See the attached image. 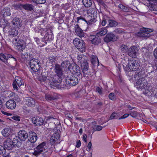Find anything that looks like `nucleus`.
I'll use <instances>...</instances> for the list:
<instances>
[{"mask_svg":"<svg viewBox=\"0 0 157 157\" xmlns=\"http://www.w3.org/2000/svg\"><path fill=\"white\" fill-rule=\"evenodd\" d=\"M54 71L55 75L48 79L49 83L52 88H60L61 87L62 77L63 74L62 67L58 64H55Z\"/></svg>","mask_w":157,"mask_h":157,"instance_id":"f257e3e1","label":"nucleus"},{"mask_svg":"<svg viewBox=\"0 0 157 157\" xmlns=\"http://www.w3.org/2000/svg\"><path fill=\"white\" fill-rule=\"evenodd\" d=\"M128 66L129 69L133 71H137L138 70L140 71L139 72H136L135 77L137 76L136 73L138 76L141 75L144 73V69L142 67L140 66V62L137 60L129 61Z\"/></svg>","mask_w":157,"mask_h":157,"instance_id":"f03ea898","label":"nucleus"},{"mask_svg":"<svg viewBox=\"0 0 157 157\" xmlns=\"http://www.w3.org/2000/svg\"><path fill=\"white\" fill-rule=\"evenodd\" d=\"M73 42L74 45L79 51L83 52L85 51L86 45L83 40L76 38L74 40Z\"/></svg>","mask_w":157,"mask_h":157,"instance_id":"7ed1b4c3","label":"nucleus"},{"mask_svg":"<svg viewBox=\"0 0 157 157\" xmlns=\"http://www.w3.org/2000/svg\"><path fill=\"white\" fill-rule=\"evenodd\" d=\"M29 65L31 70L35 72L39 71L41 67L39 60L35 58L32 59L30 60Z\"/></svg>","mask_w":157,"mask_h":157,"instance_id":"20e7f679","label":"nucleus"},{"mask_svg":"<svg viewBox=\"0 0 157 157\" xmlns=\"http://www.w3.org/2000/svg\"><path fill=\"white\" fill-rule=\"evenodd\" d=\"M69 71L71 72L73 75H77L79 77V78L82 77L80 68L75 63H72L69 66Z\"/></svg>","mask_w":157,"mask_h":157,"instance_id":"39448f33","label":"nucleus"},{"mask_svg":"<svg viewBox=\"0 0 157 157\" xmlns=\"http://www.w3.org/2000/svg\"><path fill=\"white\" fill-rule=\"evenodd\" d=\"M140 30L137 33V36L145 39L151 36V34L148 33H151L153 31L152 29H147L144 28H141Z\"/></svg>","mask_w":157,"mask_h":157,"instance_id":"423d86ee","label":"nucleus"},{"mask_svg":"<svg viewBox=\"0 0 157 157\" xmlns=\"http://www.w3.org/2000/svg\"><path fill=\"white\" fill-rule=\"evenodd\" d=\"M66 82L67 84L70 86H74L78 83V80L76 77L72 75L67 77L66 78Z\"/></svg>","mask_w":157,"mask_h":157,"instance_id":"0eeeda50","label":"nucleus"},{"mask_svg":"<svg viewBox=\"0 0 157 157\" xmlns=\"http://www.w3.org/2000/svg\"><path fill=\"white\" fill-rule=\"evenodd\" d=\"M80 65L81 66L83 75L84 77H88L89 76H91L93 75H91L89 73L90 71H88L89 66L87 60Z\"/></svg>","mask_w":157,"mask_h":157,"instance_id":"6e6552de","label":"nucleus"},{"mask_svg":"<svg viewBox=\"0 0 157 157\" xmlns=\"http://www.w3.org/2000/svg\"><path fill=\"white\" fill-rule=\"evenodd\" d=\"M97 17H94L92 16L89 15L86 17V18L82 17H78L77 18V22H78L79 20L82 19L85 21L88 25H92L95 23L96 21Z\"/></svg>","mask_w":157,"mask_h":157,"instance_id":"1a4fd4ad","label":"nucleus"},{"mask_svg":"<svg viewBox=\"0 0 157 157\" xmlns=\"http://www.w3.org/2000/svg\"><path fill=\"white\" fill-rule=\"evenodd\" d=\"M46 144L45 142H43L37 146L36 148L35 149L34 154L37 155L45 151L47 148L46 146Z\"/></svg>","mask_w":157,"mask_h":157,"instance_id":"9d476101","label":"nucleus"},{"mask_svg":"<svg viewBox=\"0 0 157 157\" xmlns=\"http://www.w3.org/2000/svg\"><path fill=\"white\" fill-rule=\"evenodd\" d=\"M146 81L144 78H141L138 79L135 85L138 90H142L144 89L146 86Z\"/></svg>","mask_w":157,"mask_h":157,"instance_id":"9b49d317","label":"nucleus"},{"mask_svg":"<svg viewBox=\"0 0 157 157\" xmlns=\"http://www.w3.org/2000/svg\"><path fill=\"white\" fill-rule=\"evenodd\" d=\"M138 51V48L135 46L130 47L128 50V54L130 56L135 58L136 56L137 52Z\"/></svg>","mask_w":157,"mask_h":157,"instance_id":"f8f14e48","label":"nucleus"},{"mask_svg":"<svg viewBox=\"0 0 157 157\" xmlns=\"http://www.w3.org/2000/svg\"><path fill=\"white\" fill-rule=\"evenodd\" d=\"M24 102L25 105L31 107H34L36 103L35 99L31 97L25 98L24 99Z\"/></svg>","mask_w":157,"mask_h":157,"instance_id":"ddd939ff","label":"nucleus"},{"mask_svg":"<svg viewBox=\"0 0 157 157\" xmlns=\"http://www.w3.org/2000/svg\"><path fill=\"white\" fill-rule=\"evenodd\" d=\"M33 123L36 126H40L44 123V120L42 118L39 117H35L32 119Z\"/></svg>","mask_w":157,"mask_h":157,"instance_id":"4468645a","label":"nucleus"},{"mask_svg":"<svg viewBox=\"0 0 157 157\" xmlns=\"http://www.w3.org/2000/svg\"><path fill=\"white\" fill-rule=\"evenodd\" d=\"M3 144L7 149L10 150L14 146L13 141L10 138H7L4 142Z\"/></svg>","mask_w":157,"mask_h":157,"instance_id":"2eb2a0df","label":"nucleus"},{"mask_svg":"<svg viewBox=\"0 0 157 157\" xmlns=\"http://www.w3.org/2000/svg\"><path fill=\"white\" fill-rule=\"evenodd\" d=\"M28 139V140L31 143H33L35 142L37 139V134L34 132H29Z\"/></svg>","mask_w":157,"mask_h":157,"instance_id":"dca6fc26","label":"nucleus"},{"mask_svg":"<svg viewBox=\"0 0 157 157\" xmlns=\"http://www.w3.org/2000/svg\"><path fill=\"white\" fill-rule=\"evenodd\" d=\"M117 37L112 33H108L104 38V41L107 43L114 41L116 40Z\"/></svg>","mask_w":157,"mask_h":157,"instance_id":"f3484780","label":"nucleus"},{"mask_svg":"<svg viewBox=\"0 0 157 157\" xmlns=\"http://www.w3.org/2000/svg\"><path fill=\"white\" fill-rule=\"evenodd\" d=\"M90 39L92 44L94 45H98L101 42L100 37L99 35L96 34L95 35H91L90 37Z\"/></svg>","mask_w":157,"mask_h":157,"instance_id":"a211bd4d","label":"nucleus"},{"mask_svg":"<svg viewBox=\"0 0 157 157\" xmlns=\"http://www.w3.org/2000/svg\"><path fill=\"white\" fill-rule=\"evenodd\" d=\"M18 136L23 141H25L27 138H28L29 133L24 130H21L18 133Z\"/></svg>","mask_w":157,"mask_h":157,"instance_id":"6ab92c4d","label":"nucleus"},{"mask_svg":"<svg viewBox=\"0 0 157 157\" xmlns=\"http://www.w3.org/2000/svg\"><path fill=\"white\" fill-rule=\"evenodd\" d=\"M6 107L9 109H15L16 106L15 101L13 100L10 99L8 100L6 103Z\"/></svg>","mask_w":157,"mask_h":157,"instance_id":"aec40b11","label":"nucleus"},{"mask_svg":"<svg viewBox=\"0 0 157 157\" xmlns=\"http://www.w3.org/2000/svg\"><path fill=\"white\" fill-rule=\"evenodd\" d=\"M19 7L23 8L26 10L31 11L33 10L34 6L33 5L26 3L25 4H20L17 5Z\"/></svg>","mask_w":157,"mask_h":157,"instance_id":"412c9836","label":"nucleus"},{"mask_svg":"<svg viewBox=\"0 0 157 157\" xmlns=\"http://www.w3.org/2000/svg\"><path fill=\"white\" fill-rule=\"evenodd\" d=\"M12 24L17 28L21 27L22 25V21L19 17H15L13 18L12 21Z\"/></svg>","mask_w":157,"mask_h":157,"instance_id":"4be33fe9","label":"nucleus"},{"mask_svg":"<svg viewBox=\"0 0 157 157\" xmlns=\"http://www.w3.org/2000/svg\"><path fill=\"white\" fill-rule=\"evenodd\" d=\"M149 6L151 10L154 11H157V0H148Z\"/></svg>","mask_w":157,"mask_h":157,"instance_id":"5701e85b","label":"nucleus"},{"mask_svg":"<svg viewBox=\"0 0 157 157\" xmlns=\"http://www.w3.org/2000/svg\"><path fill=\"white\" fill-rule=\"evenodd\" d=\"M26 46L25 42L22 40H19L17 42L16 45L17 48L19 51L23 50Z\"/></svg>","mask_w":157,"mask_h":157,"instance_id":"b1692460","label":"nucleus"},{"mask_svg":"<svg viewBox=\"0 0 157 157\" xmlns=\"http://www.w3.org/2000/svg\"><path fill=\"white\" fill-rule=\"evenodd\" d=\"M75 32L77 35L80 37H83L84 36V33L83 31L79 27V25L77 24L75 25Z\"/></svg>","mask_w":157,"mask_h":157,"instance_id":"393cba45","label":"nucleus"},{"mask_svg":"<svg viewBox=\"0 0 157 157\" xmlns=\"http://www.w3.org/2000/svg\"><path fill=\"white\" fill-rule=\"evenodd\" d=\"M22 140L17 136H15L13 140L14 146L16 145L17 147H21L22 144Z\"/></svg>","mask_w":157,"mask_h":157,"instance_id":"a878e982","label":"nucleus"},{"mask_svg":"<svg viewBox=\"0 0 157 157\" xmlns=\"http://www.w3.org/2000/svg\"><path fill=\"white\" fill-rule=\"evenodd\" d=\"M78 63V64H81L87 61L86 58L82 54L78 55L77 57Z\"/></svg>","mask_w":157,"mask_h":157,"instance_id":"bb28decb","label":"nucleus"},{"mask_svg":"<svg viewBox=\"0 0 157 157\" xmlns=\"http://www.w3.org/2000/svg\"><path fill=\"white\" fill-rule=\"evenodd\" d=\"M13 82H15L19 87L21 86L24 85V82L22 78L18 76H16Z\"/></svg>","mask_w":157,"mask_h":157,"instance_id":"cd10ccee","label":"nucleus"},{"mask_svg":"<svg viewBox=\"0 0 157 157\" xmlns=\"http://www.w3.org/2000/svg\"><path fill=\"white\" fill-rule=\"evenodd\" d=\"M47 33L45 35V39L47 40H52L53 37V34L51 29L48 30Z\"/></svg>","mask_w":157,"mask_h":157,"instance_id":"c85d7f7f","label":"nucleus"},{"mask_svg":"<svg viewBox=\"0 0 157 157\" xmlns=\"http://www.w3.org/2000/svg\"><path fill=\"white\" fill-rule=\"evenodd\" d=\"M1 13L3 17L10 16L11 13L10 8H4L2 10Z\"/></svg>","mask_w":157,"mask_h":157,"instance_id":"c756f323","label":"nucleus"},{"mask_svg":"<svg viewBox=\"0 0 157 157\" xmlns=\"http://www.w3.org/2000/svg\"><path fill=\"white\" fill-rule=\"evenodd\" d=\"M45 99L48 101H52L57 99V96L54 94H47L45 95Z\"/></svg>","mask_w":157,"mask_h":157,"instance_id":"7c9ffc66","label":"nucleus"},{"mask_svg":"<svg viewBox=\"0 0 157 157\" xmlns=\"http://www.w3.org/2000/svg\"><path fill=\"white\" fill-rule=\"evenodd\" d=\"M89 15L92 16L94 17H97V10L94 8H90L88 10Z\"/></svg>","mask_w":157,"mask_h":157,"instance_id":"2f4dec72","label":"nucleus"},{"mask_svg":"<svg viewBox=\"0 0 157 157\" xmlns=\"http://www.w3.org/2000/svg\"><path fill=\"white\" fill-rule=\"evenodd\" d=\"M11 129L10 128H5L2 132V133L3 136L7 137L11 133Z\"/></svg>","mask_w":157,"mask_h":157,"instance_id":"473e14b6","label":"nucleus"},{"mask_svg":"<svg viewBox=\"0 0 157 157\" xmlns=\"http://www.w3.org/2000/svg\"><path fill=\"white\" fill-rule=\"evenodd\" d=\"M71 64L70 63L69 60L64 61L62 62L60 66L62 68H66L67 70L68 69L69 70V66Z\"/></svg>","mask_w":157,"mask_h":157,"instance_id":"72a5a7b5","label":"nucleus"},{"mask_svg":"<svg viewBox=\"0 0 157 157\" xmlns=\"http://www.w3.org/2000/svg\"><path fill=\"white\" fill-rule=\"evenodd\" d=\"M59 138V135L58 134H57L56 133L53 134L51 138L50 142L52 144L54 143Z\"/></svg>","mask_w":157,"mask_h":157,"instance_id":"f704fd0d","label":"nucleus"},{"mask_svg":"<svg viewBox=\"0 0 157 157\" xmlns=\"http://www.w3.org/2000/svg\"><path fill=\"white\" fill-rule=\"evenodd\" d=\"M107 30L105 28H102L100 29L96 34L100 36L104 35L107 33Z\"/></svg>","mask_w":157,"mask_h":157,"instance_id":"c9c22d12","label":"nucleus"},{"mask_svg":"<svg viewBox=\"0 0 157 157\" xmlns=\"http://www.w3.org/2000/svg\"><path fill=\"white\" fill-rule=\"evenodd\" d=\"M0 60L6 64L7 65L8 63L6 59V55H5L3 53H0Z\"/></svg>","mask_w":157,"mask_h":157,"instance_id":"e433bc0d","label":"nucleus"},{"mask_svg":"<svg viewBox=\"0 0 157 157\" xmlns=\"http://www.w3.org/2000/svg\"><path fill=\"white\" fill-rule=\"evenodd\" d=\"M47 120L53 122L55 124L58 125L60 123L59 120L56 118H53L51 116H49L48 117Z\"/></svg>","mask_w":157,"mask_h":157,"instance_id":"4c0bfd02","label":"nucleus"},{"mask_svg":"<svg viewBox=\"0 0 157 157\" xmlns=\"http://www.w3.org/2000/svg\"><path fill=\"white\" fill-rule=\"evenodd\" d=\"M10 34L11 36H16L18 33L17 30H16L15 28H12L11 30L9 31Z\"/></svg>","mask_w":157,"mask_h":157,"instance_id":"58836bf2","label":"nucleus"},{"mask_svg":"<svg viewBox=\"0 0 157 157\" xmlns=\"http://www.w3.org/2000/svg\"><path fill=\"white\" fill-rule=\"evenodd\" d=\"M118 7L121 9V10L124 12H129L130 11V9L122 4H120L118 6Z\"/></svg>","mask_w":157,"mask_h":157,"instance_id":"ea45409f","label":"nucleus"},{"mask_svg":"<svg viewBox=\"0 0 157 157\" xmlns=\"http://www.w3.org/2000/svg\"><path fill=\"white\" fill-rule=\"evenodd\" d=\"M91 62L93 65H95L96 64L98 65L99 64L98 60L97 57L94 56H92Z\"/></svg>","mask_w":157,"mask_h":157,"instance_id":"a19ab883","label":"nucleus"},{"mask_svg":"<svg viewBox=\"0 0 157 157\" xmlns=\"http://www.w3.org/2000/svg\"><path fill=\"white\" fill-rule=\"evenodd\" d=\"M118 25V23L116 21L113 20H109L108 25L110 27H114Z\"/></svg>","mask_w":157,"mask_h":157,"instance_id":"79ce46f5","label":"nucleus"},{"mask_svg":"<svg viewBox=\"0 0 157 157\" xmlns=\"http://www.w3.org/2000/svg\"><path fill=\"white\" fill-rule=\"evenodd\" d=\"M82 3L86 7H90L91 6L92 3L91 0H82Z\"/></svg>","mask_w":157,"mask_h":157,"instance_id":"37998d69","label":"nucleus"},{"mask_svg":"<svg viewBox=\"0 0 157 157\" xmlns=\"http://www.w3.org/2000/svg\"><path fill=\"white\" fill-rule=\"evenodd\" d=\"M47 74L44 72L41 74V76L40 77V80L41 82H45L46 80Z\"/></svg>","mask_w":157,"mask_h":157,"instance_id":"c03bdc74","label":"nucleus"},{"mask_svg":"<svg viewBox=\"0 0 157 157\" xmlns=\"http://www.w3.org/2000/svg\"><path fill=\"white\" fill-rule=\"evenodd\" d=\"M119 116L117 113L113 112L110 115L109 120H113L114 119H118Z\"/></svg>","mask_w":157,"mask_h":157,"instance_id":"a18cd8bd","label":"nucleus"},{"mask_svg":"<svg viewBox=\"0 0 157 157\" xmlns=\"http://www.w3.org/2000/svg\"><path fill=\"white\" fill-rule=\"evenodd\" d=\"M103 127L100 125H94L93 126V128L95 131H99L101 130Z\"/></svg>","mask_w":157,"mask_h":157,"instance_id":"49530a36","label":"nucleus"},{"mask_svg":"<svg viewBox=\"0 0 157 157\" xmlns=\"http://www.w3.org/2000/svg\"><path fill=\"white\" fill-rule=\"evenodd\" d=\"M6 151L5 147L4 146L0 145V155H2V154L6 153Z\"/></svg>","mask_w":157,"mask_h":157,"instance_id":"de8ad7c7","label":"nucleus"},{"mask_svg":"<svg viewBox=\"0 0 157 157\" xmlns=\"http://www.w3.org/2000/svg\"><path fill=\"white\" fill-rule=\"evenodd\" d=\"M121 51L123 52H125L128 48V47L125 45L122 44L120 46Z\"/></svg>","mask_w":157,"mask_h":157,"instance_id":"09e8293b","label":"nucleus"},{"mask_svg":"<svg viewBox=\"0 0 157 157\" xmlns=\"http://www.w3.org/2000/svg\"><path fill=\"white\" fill-rule=\"evenodd\" d=\"M82 95V93L81 91L75 92L74 94V96L76 98H78L81 96Z\"/></svg>","mask_w":157,"mask_h":157,"instance_id":"8fccbe9b","label":"nucleus"},{"mask_svg":"<svg viewBox=\"0 0 157 157\" xmlns=\"http://www.w3.org/2000/svg\"><path fill=\"white\" fill-rule=\"evenodd\" d=\"M109 98L112 100H114L115 99V95L113 93H110L109 95Z\"/></svg>","mask_w":157,"mask_h":157,"instance_id":"3c124183","label":"nucleus"},{"mask_svg":"<svg viewBox=\"0 0 157 157\" xmlns=\"http://www.w3.org/2000/svg\"><path fill=\"white\" fill-rule=\"evenodd\" d=\"M11 118L16 121H20L21 117L17 115H14L11 117Z\"/></svg>","mask_w":157,"mask_h":157,"instance_id":"603ef678","label":"nucleus"},{"mask_svg":"<svg viewBox=\"0 0 157 157\" xmlns=\"http://www.w3.org/2000/svg\"><path fill=\"white\" fill-rule=\"evenodd\" d=\"M132 117L135 118L137 117L138 116L137 113L136 111H133L132 112L129 114Z\"/></svg>","mask_w":157,"mask_h":157,"instance_id":"864d4df0","label":"nucleus"},{"mask_svg":"<svg viewBox=\"0 0 157 157\" xmlns=\"http://www.w3.org/2000/svg\"><path fill=\"white\" fill-rule=\"evenodd\" d=\"M46 2V0H36L35 3L38 4H44Z\"/></svg>","mask_w":157,"mask_h":157,"instance_id":"5fc2aeb1","label":"nucleus"},{"mask_svg":"<svg viewBox=\"0 0 157 157\" xmlns=\"http://www.w3.org/2000/svg\"><path fill=\"white\" fill-rule=\"evenodd\" d=\"M96 91L97 92L100 94H102V91L101 90V88L99 87H96Z\"/></svg>","mask_w":157,"mask_h":157,"instance_id":"6e6d98bb","label":"nucleus"},{"mask_svg":"<svg viewBox=\"0 0 157 157\" xmlns=\"http://www.w3.org/2000/svg\"><path fill=\"white\" fill-rule=\"evenodd\" d=\"M6 59H7V60H8L9 58H12L14 59V61H17V59H16V58L14 57L13 56H12V55H10V54H6Z\"/></svg>","mask_w":157,"mask_h":157,"instance_id":"4d7b16f0","label":"nucleus"},{"mask_svg":"<svg viewBox=\"0 0 157 157\" xmlns=\"http://www.w3.org/2000/svg\"><path fill=\"white\" fill-rule=\"evenodd\" d=\"M12 85L13 88L14 90L17 91L18 90V88L17 85L15 83V82H13Z\"/></svg>","mask_w":157,"mask_h":157,"instance_id":"13d9d810","label":"nucleus"},{"mask_svg":"<svg viewBox=\"0 0 157 157\" xmlns=\"http://www.w3.org/2000/svg\"><path fill=\"white\" fill-rule=\"evenodd\" d=\"M122 65L124 67V69L125 71H127L129 69L128 67V63L127 64H126L125 63H123Z\"/></svg>","mask_w":157,"mask_h":157,"instance_id":"bf43d9fd","label":"nucleus"},{"mask_svg":"<svg viewBox=\"0 0 157 157\" xmlns=\"http://www.w3.org/2000/svg\"><path fill=\"white\" fill-rule=\"evenodd\" d=\"M48 59L49 60L52 61L54 62L56 60L55 58L52 55L49 56Z\"/></svg>","mask_w":157,"mask_h":157,"instance_id":"052dcab7","label":"nucleus"},{"mask_svg":"<svg viewBox=\"0 0 157 157\" xmlns=\"http://www.w3.org/2000/svg\"><path fill=\"white\" fill-rule=\"evenodd\" d=\"M129 114L125 113V114H124L123 116H121V117H120L118 118V119L121 120V119H125V118H127V117H128L129 116Z\"/></svg>","mask_w":157,"mask_h":157,"instance_id":"680f3d73","label":"nucleus"},{"mask_svg":"<svg viewBox=\"0 0 157 157\" xmlns=\"http://www.w3.org/2000/svg\"><path fill=\"white\" fill-rule=\"evenodd\" d=\"M115 32L117 34H122L124 32L122 30L119 29H117L115 30Z\"/></svg>","mask_w":157,"mask_h":157,"instance_id":"e2e57ef3","label":"nucleus"},{"mask_svg":"<svg viewBox=\"0 0 157 157\" xmlns=\"http://www.w3.org/2000/svg\"><path fill=\"white\" fill-rule=\"evenodd\" d=\"M2 155L3 156V157H11L10 153L9 152H7L6 151V153Z\"/></svg>","mask_w":157,"mask_h":157,"instance_id":"0e129e2a","label":"nucleus"},{"mask_svg":"<svg viewBox=\"0 0 157 157\" xmlns=\"http://www.w3.org/2000/svg\"><path fill=\"white\" fill-rule=\"evenodd\" d=\"M100 5L102 6H103L105 9H106L107 8V6L106 4L102 1L99 4Z\"/></svg>","mask_w":157,"mask_h":157,"instance_id":"69168bd1","label":"nucleus"},{"mask_svg":"<svg viewBox=\"0 0 157 157\" xmlns=\"http://www.w3.org/2000/svg\"><path fill=\"white\" fill-rule=\"evenodd\" d=\"M81 142L79 140H77L76 141V146L77 147H79L81 145Z\"/></svg>","mask_w":157,"mask_h":157,"instance_id":"338daca9","label":"nucleus"},{"mask_svg":"<svg viewBox=\"0 0 157 157\" xmlns=\"http://www.w3.org/2000/svg\"><path fill=\"white\" fill-rule=\"evenodd\" d=\"M153 54L154 57L157 59V47L154 50Z\"/></svg>","mask_w":157,"mask_h":157,"instance_id":"774afa93","label":"nucleus"}]
</instances>
